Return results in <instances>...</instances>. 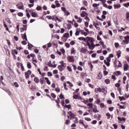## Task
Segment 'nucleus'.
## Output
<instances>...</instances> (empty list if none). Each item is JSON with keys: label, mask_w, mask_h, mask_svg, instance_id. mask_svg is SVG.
<instances>
[{"label": "nucleus", "mask_w": 129, "mask_h": 129, "mask_svg": "<svg viewBox=\"0 0 129 129\" xmlns=\"http://www.w3.org/2000/svg\"><path fill=\"white\" fill-rule=\"evenodd\" d=\"M67 70H68V71H69V72H72V69L70 66H68L67 67Z\"/></svg>", "instance_id": "34"}, {"label": "nucleus", "mask_w": 129, "mask_h": 129, "mask_svg": "<svg viewBox=\"0 0 129 129\" xmlns=\"http://www.w3.org/2000/svg\"><path fill=\"white\" fill-rule=\"evenodd\" d=\"M71 54H76V50L75 49V48H74V47H72L71 48Z\"/></svg>", "instance_id": "16"}, {"label": "nucleus", "mask_w": 129, "mask_h": 129, "mask_svg": "<svg viewBox=\"0 0 129 129\" xmlns=\"http://www.w3.org/2000/svg\"><path fill=\"white\" fill-rule=\"evenodd\" d=\"M104 76H106L108 74V72L106 71V70L103 71Z\"/></svg>", "instance_id": "57"}, {"label": "nucleus", "mask_w": 129, "mask_h": 129, "mask_svg": "<svg viewBox=\"0 0 129 129\" xmlns=\"http://www.w3.org/2000/svg\"><path fill=\"white\" fill-rule=\"evenodd\" d=\"M93 26H95L97 30H100V28L99 27H97V26H99L98 23H95V22H93Z\"/></svg>", "instance_id": "10"}, {"label": "nucleus", "mask_w": 129, "mask_h": 129, "mask_svg": "<svg viewBox=\"0 0 129 129\" xmlns=\"http://www.w3.org/2000/svg\"><path fill=\"white\" fill-rule=\"evenodd\" d=\"M105 83H106V84H110V80L109 79L105 80Z\"/></svg>", "instance_id": "28"}, {"label": "nucleus", "mask_w": 129, "mask_h": 129, "mask_svg": "<svg viewBox=\"0 0 129 129\" xmlns=\"http://www.w3.org/2000/svg\"><path fill=\"white\" fill-rule=\"evenodd\" d=\"M4 48L5 49V50H6V51L7 52H9V53L10 54V49H9V48H8V46L7 45H4Z\"/></svg>", "instance_id": "21"}, {"label": "nucleus", "mask_w": 129, "mask_h": 129, "mask_svg": "<svg viewBox=\"0 0 129 129\" xmlns=\"http://www.w3.org/2000/svg\"><path fill=\"white\" fill-rule=\"evenodd\" d=\"M16 7L19 10H24V4L22 2H19L18 4H17L16 5Z\"/></svg>", "instance_id": "2"}, {"label": "nucleus", "mask_w": 129, "mask_h": 129, "mask_svg": "<svg viewBox=\"0 0 129 129\" xmlns=\"http://www.w3.org/2000/svg\"><path fill=\"white\" fill-rule=\"evenodd\" d=\"M18 16H19V17H23V16H24V14L22 12H19L18 13Z\"/></svg>", "instance_id": "48"}, {"label": "nucleus", "mask_w": 129, "mask_h": 129, "mask_svg": "<svg viewBox=\"0 0 129 129\" xmlns=\"http://www.w3.org/2000/svg\"><path fill=\"white\" fill-rule=\"evenodd\" d=\"M70 123V120L67 119L66 120L65 123H66V124H67H67H69Z\"/></svg>", "instance_id": "60"}, {"label": "nucleus", "mask_w": 129, "mask_h": 129, "mask_svg": "<svg viewBox=\"0 0 129 129\" xmlns=\"http://www.w3.org/2000/svg\"><path fill=\"white\" fill-rule=\"evenodd\" d=\"M7 44H8V46L9 47H10L11 46V41L9 39H7Z\"/></svg>", "instance_id": "59"}, {"label": "nucleus", "mask_w": 129, "mask_h": 129, "mask_svg": "<svg viewBox=\"0 0 129 129\" xmlns=\"http://www.w3.org/2000/svg\"><path fill=\"white\" fill-rule=\"evenodd\" d=\"M67 84H69V85L71 87H73V84H72V83H71L70 82L68 81V82H67Z\"/></svg>", "instance_id": "54"}, {"label": "nucleus", "mask_w": 129, "mask_h": 129, "mask_svg": "<svg viewBox=\"0 0 129 129\" xmlns=\"http://www.w3.org/2000/svg\"><path fill=\"white\" fill-rule=\"evenodd\" d=\"M85 81L87 82V83H89L91 81V80L90 79H86Z\"/></svg>", "instance_id": "55"}, {"label": "nucleus", "mask_w": 129, "mask_h": 129, "mask_svg": "<svg viewBox=\"0 0 129 129\" xmlns=\"http://www.w3.org/2000/svg\"><path fill=\"white\" fill-rule=\"evenodd\" d=\"M31 89L32 91H34L36 89V86H31Z\"/></svg>", "instance_id": "52"}, {"label": "nucleus", "mask_w": 129, "mask_h": 129, "mask_svg": "<svg viewBox=\"0 0 129 129\" xmlns=\"http://www.w3.org/2000/svg\"><path fill=\"white\" fill-rule=\"evenodd\" d=\"M83 5L85 7H87L88 6V3H87V1H84Z\"/></svg>", "instance_id": "32"}, {"label": "nucleus", "mask_w": 129, "mask_h": 129, "mask_svg": "<svg viewBox=\"0 0 129 129\" xmlns=\"http://www.w3.org/2000/svg\"><path fill=\"white\" fill-rule=\"evenodd\" d=\"M50 95H51V97H52V98H56V95H55V94L51 93L50 94Z\"/></svg>", "instance_id": "47"}, {"label": "nucleus", "mask_w": 129, "mask_h": 129, "mask_svg": "<svg viewBox=\"0 0 129 129\" xmlns=\"http://www.w3.org/2000/svg\"><path fill=\"white\" fill-rule=\"evenodd\" d=\"M120 5L114 4V9H119L120 8Z\"/></svg>", "instance_id": "25"}, {"label": "nucleus", "mask_w": 129, "mask_h": 129, "mask_svg": "<svg viewBox=\"0 0 129 129\" xmlns=\"http://www.w3.org/2000/svg\"><path fill=\"white\" fill-rule=\"evenodd\" d=\"M67 29H68V30H70V29H72V26H71V24H67Z\"/></svg>", "instance_id": "39"}, {"label": "nucleus", "mask_w": 129, "mask_h": 129, "mask_svg": "<svg viewBox=\"0 0 129 129\" xmlns=\"http://www.w3.org/2000/svg\"><path fill=\"white\" fill-rule=\"evenodd\" d=\"M36 10L37 11H41L42 10V7L40 6H38L36 8Z\"/></svg>", "instance_id": "43"}, {"label": "nucleus", "mask_w": 129, "mask_h": 129, "mask_svg": "<svg viewBox=\"0 0 129 129\" xmlns=\"http://www.w3.org/2000/svg\"><path fill=\"white\" fill-rule=\"evenodd\" d=\"M97 40H98V41H100V42H101V41H102V39H101L100 36L99 35L97 36Z\"/></svg>", "instance_id": "40"}, {"label": "nucleus", "mask_w": 129, "mask_h": 129, "mask_svg": "<svg viewBox=\"0 0 129 129\" xmlns=\"http://www.w3.org/2000/svg\"><path fill=\"white\" fill-rule=\"evenodd\" d=\"M68 114H69L70 116V119H72V118H75V116H76V115L75 114L72 113L71 111H69L68 112Z\"/></svg>", "instance_id": "5"}, {"label": "nucleus", "mask_w": 129, "mask_h": 129, "mask_svg": "<svg viewBox=\"0 0 129 129\" xmlns=\"http://www.w3.org/2000/svg\"><path fill=\"white\" fill-rule=\"evenodd\" d=\"M60 51L63 54H65V49H64V48L60 49Z\"/></svg>", "instance_id": "58"}, {"label": "nucleus", "mask_w": 129, "mask_h": 129, "mask_svg": "<svg viewBox=\"0 0 129 129\" xmlns=\"http://www.w3.org/2000/svg\"><path fill=\"white\" fill-rule=\"evenodd\" d=\"M100 44H101V45H102V48L103 49H106V45H105L104 44V42H103V41H99V42Z\"/></svg>", "instance_id": "15"}, {"label": "nucleus", "mask_w": 129, "mask_h": 129, "mask_svg": "<svg viewBox=\"0 0 129 129\" xmlns=\"http://www.w3.org/2000/svg\"><path fill=\"white\" fill-rule=\"evenodd\" d=\"M118 120H119L120 121H122V120H123L124 121H125V118H123V117H117Z\"/></svg>", "instance_id": "26"}, {"label": "nucleus", "mask_w": 129, "mask_h": 129, "mask_svg": "<svg viewBox=\"0 0 129 129\" xmlns=\"http://www.w3.org/2000/svg\"><path fill=\"white\" fill-rule=\"evenodd\" d=\"M93 112H95V113H96V112H99V111L97 110V106L94 105L93 108Z\"/></svg>", "instance_id": "13"}, {"label": "nucleus", "mask_w": 129, "mask_h": 129, "mask_svg": "<svg viewBox=\"0 0 129 129\" xmlns=\"http://www.w3.org/2000/svg\"><path fill=\"white\" fill-rule=\"evenodd\" d=\"M31 16L33 18H37L38 14H37V13H35V12H32L31 13Z\"/></svg>", "instance_id": "17"}, {"label": "nucleus", "mask_w": 129, "mask_h": 129, "mask_svg": "<svg viewBox=\"0 0 129 129\" xmlns=\"http://www.w3.org/2000/svg\"><path fill=\"white\" fill-rule=\"evenodd\" d=\"M12 54H16V55H18V51L16 49H14L12 50Z\"/></svg>", "instance_id": "33"}, {"label": "nucleus", "mask_w": 129, "mask_h": 129, "mask_svg": "<svg viewBox=\"0 0 129 129\" xmlns=\"http://www.w3.org/2000/svg\"><path fill=\"white\" fill-rule=\"evenodd\" d=\"M118 62H119V64L117 66V67H122V64H121V62H120V61L118 60Z\"/></svg>", "instance_id": "50"}, {"label": "nucleus", "mask_w": 129, "mask_h": 129, "mask_svg": "<svg viewBox=\"0 0 129 129\" xmlns=\"http://www.w3.org/2000/svg\"><path fill=\"white\" fill-rule=\"evenodd\" d=\"M86 75V73L82 72L81 74V77H82V78H83V77H84V76H85Z\"/></svg>", "instance_id": "45"}, {"label": "nucleus", "mask_w": 129, "mask_h": 129, "mask_svg": "<svg viewBox=\"0 0 129 129\" xmlns=\"http://www.w3.org/2000/svg\"><path fill=\"white\" fill-rule=\"evenodd\" d=\"M48 67H52V62L51 61V60H49V62H48Z\"/></svg>", "instance_id": "49"}, {"label": "nucleus", "mask_w": 129, "mask_h": 129, "mask_svg": "<svg viewBox=\"0 0 129 129\" xmlns=\"http://www.w3.org/2000/svg\"><path fill=\"white\" fill-rule=\"evenodd\" d=\"M20 66H21V68L22 71H25V68H24V66L23 65V63H20Z\"/></svg>", "instance_id": "42"}, {"label": "nucleus", "mask_w": 129, "mask_h": 129, "mask_svg": "<svg viewBox=\"0 0 129 129\" xmlns=\"http://www.w3.org/2000/svg\"><path fill=\"white\" fill-rule=\"evenodd\" d=\"M94 41H95V39L93 37L88 36L86 37V46H88L89 49H90V50H93L94 49Z\"/></svg>", "instance_id": "1"}, {"label": "nucleus", "mask_w": 129, "mask_h": 129, "mask_svg": "<svg viewBox=\"0 0 129 129\" xmlns=\"http://www.w3.org/2000/svg\"><path fill=\"white\" fill-rule=\"evenodd\" d=\"M14 86L15 87H16V88H18V87H19V84H18V82H15L14 83Z\"/></svg>", "instance_id": "53"}, {"label": "nucleus", "mask_w": 129, "mask_h": 129, "mask_svg": "<svg viewBox=\"0 0 129 129\" xmlns=\"http://www.w3.org/2000/svg\"><path fill=\"white\" fill-rule=\"evenodd\" d=\"M63 37L64 38H69V34L68 33H66L63 35Z\"/></svg>", "instance_id": "36"}, {"label": "nucleus", "mask_w": 129, "mask_h": 129, "mask_svg": "<svg viewBox=\"0 0 129 129\" xmlns=\"http://www.w3.org/2000/svg\"><path fill=\"white\" fill-rule=\"evenodd\" d=\"M53 100H54V101H55L56 104V106H57V107L58 108H60V104H59V103H60V102H59V101H57V100L55 99H53Z\"/></svg>", "instance_id": "19"}, {"label": "nucleus", "mask_w": 129, "mask_h": 129, "mask_svg": "<svg viewBox=\"0 0 129 129\" xmlns=\"http://www.w3.org/2000/svg\"><path fill=\"white\" fill-rule=\"evenodd\" d=\"M118 98L120 101H122V100H125V98H124V97L119 96Z\"/></svg>", "instance_id": "30"}, {"label": "nucleus", "mask_w": 129, "mask_h": 129, "mask_svg": "<svg viewBox=\"0 0 129 129\" xmlns=\"http://www.w3.org/2000/svg\"><path fill=\"white\" fill-rule=\"evenodd\" d=\"M115 74L116 76H118L121 74V72L120 71H117L115 73Z\"/></svg>", "instance_id": "31"}, {"label": "nucleus", "mask_w": 129, "mask_h": 129, "mask_svg": "<svg viewBox=\"0 0 129 129\" xmlns=\"http://www.w3.org/2000/svg\"><path fill=\"white\" fill-rule=\"evenodd\" d=\"M21 36L23 40H26V41H28V39L27 38V34L26 33H24V34H22Z\"/></svg>", "instance_id": "9"}, {"label": "nucleus", "mask_w": 129, "mask_h": 129, "mask_svg": "<svg viewBox=\"0 0 129 129\" xmlns=\"http://www.w3.org/2000/svg\"><path fill=\"white\" fill-rule=\"evenodd\" d=\"M78 70H79V71H82L83 70V69H82V67H81L80 66H78Z\"/></svg>", "instance_id": "61"}, {"label": "nucleus", "mask_w": 129, "mask_h": 129, "mask_svg": "<svg viewBox=\"0 0 129 129\" xmlns=\"http://www.w3.org/2000/svg\"><path fill=\"white\" fill-rule=\"evenodd\" d=\"M65 46H66V48H69V47H70V44H69L68 43H66Z\"/></svg>", "instance_id": "63"}, {"label": "nucleus", "mask_w": 129, "mask_h": 129, "mask_svg": "<svg viewBox=\"0 0 129 129\" xmlns=\"http://www.w3.org/2000/svg\"><path fill=\"white\" fill-rule=\"evenodd\" d=\"M80 34V28H77L75 35L76 36H79Z\"/></svg>", "instance_id": "14"}, {"label": "nucleus", "mask_w": 129, "mask_h": 129, "mask_svg": "<svg viewBox=\"0 0 129 129\" xmlns=\"http://www.w3.org/2000/svg\"><path fill=\"white\" fill-rule=\"evenodd\" d=\"M106 116H107V119H109L110 118V113L109 112L106 113Z\"/></svg>", "instance_id": "38"}, {"label": "nucleus", "mask_w": 129, "mask_h": 129, "mask_svg": "<svg viewBox=\"0 0 129 129\" xmlns=\"http://www.w3.org/2000/svg\"><path fill=\"white\" fill-rule=\"evenodd\" d=\"M124 7H125V8H128L129 7V3H127L126 4H123Z\"/></svg>", "instance_id": "62"}, {"label": "nucleus", "mask_w": 129, "mask_h": 129, "mask_svg": "<svg viewBox=\"0 0 129 129\" xmlns=\"http://www.w3.org/2000/svg\"><path fill=\"white\" fill-rule=\"evenodd\" d=\"M43 70L44 71H49V69L48 68L47 66H45Z\"/></svg>", "instance_id": "56"}, {"label": "nucleus", "mask_w": 129, "mask_h": 129, "mask_svg": "<svg viewBox=\"0 0 129 129\" xmlns=\"http://www.w3.org/2000/svg\"><path fill=\"white\" fill-rule=\"evenodd\" d=\"M126 20L129 21V12H127L126 13Z\"/></svg>", "instance_id": "51"}, {"label": "nucleus", "mask_w": 129, "mask_h": 129, "mask_svg": "<svg viewBox=\"0 0 129 129\" xmlns=\"http://www.w3.org/2000/svg\"><path fill=\"white\" fill-rule=\"evenodd\" d=\"M27 67L28 69H31V68H32V66L31 65V62H28Z\"/></svg>", "instance_id": "27"}, {"label": "nucleus", "mask_w": 129, "mask_h": 129, "mask_svg": "<svg viewBox=\"0 0 129 129\" xmlns=\"http://www.w3.org/2000/svg\"><path fill=\"white\" fill-rule=\"evenodd\" d=\"M32 74V71L29 70L27 72L25 73V79H29L30 78V75Z\"/></svg>", "instance_id": "3"}, {"label": "nucleus", "mask_w": 129, "mask_h": 129, "mask_svg": "<svg viewBox=\"0 0 129 129\" xmlns=\"http://www.w3.org/2000/svg\"><path fill=\"white\" fill-rule=\"evenodd\" d=\"M45 80H46V83H47V84H48V85H50L51 84V82H50L49 81V78L45 77L44 78Z\"/></svg>", "instance_id": "22"}, {"label": "nucleus", "mask_w": 129, "mask_h": 129, "mask_svg": "<svg viewBox=\"0 0 129 129\" xmlns=\"http://www.w3.org/2000/svg\"><path fill=\"white\" fill-rule=\"evenodd\" d=\"M40 83L41 84H44V77H42L41 79H40Z\"/></svg>", "instance_id": "35"}, {"label": "nucleus", "mask_w": 129, "mask_h": 129, "mask_svg": "<svg viewBox=\"0 0 129 129\" xmlns=\"http://www.w3.org/2000/svg\"><path fill=\"white\" fill-rule=\"evenodd\" d=\"M34 82H35V83H39L40 80H39V79L37 77H35L34 79Z\"/></svg>", "instance_id": "29"}, {"label": "nucleus", "mask_w": 129, "mask_h": 129, "mask_svg": "<svg viewBox=\"0 0 129 129\" xmlns=\"http://www.w3.org/2000/svg\"><path fill=\"white\" fill-rule=\"evenodd\" d=\"M58 70H59V71H61V72H62V71H63V70H64V68H63V67H62V66H60V65H59L58 66Z\"/></svg>", "instance_id": "23"}, {"label": "nucleus", "mask_w": 129, "mask_h": 129, "mask_svg": "<svg viewBox=\"0 0 129 129\" xmlns=\"http://www.w3.org/2000/svg\"><path fill=\"white\" fill-rule=\"evenodd\" d=\"M79 122L80 124H83V125H85V124H84V122L83 121V120H82V119L79 120Z\"/></svg>", "instance_id": "37"}, {"label": "nucleus", "mask_w": 129, "mask_h": 129, "mask_svg": "<svg viewBox=\"0 0 129 129\" xmlns=\"http://www.w3.org/2000/svg\"><path fill=\"white\" fill-rule=\"evenodd\" d=\"M2 89L4 90V91L7 92V93H8L9 95H12V92H11V91L9 89L7 88L6 87L3 88Z\"/></svg>", "instance_id": "7"}, {"label": "nucleus", "mask_w": 129, "mask_h": 129, "mask_svg": "<svg viewBox=\"0 0 129 129\" xmlns=\"http://www.w3.org/2000/svg\"><path fill=\"white\" fill-rule=\"evenodd\" d=\"M80 32H81V35H84V36H85L88 35V34L87 33V32H85L83 30H80Z\"/></svg>", "instance_id": "18"}, {"label": "nucleus", "mask_w": 129, "mask_h": 129, "mask_svg": "<svg viewBox=\"0 0 129 129\" xmlns=\"http://www.w3.org/2000/svg\"><path fill=\"white\" fill-rule=\"evenodd\" d=\"M87 49L85 48V47H82L81 48V53H83V54H85L87 52Z\"/></svg>", "instance_id": "12"}, {"label": "nucleus", "mask_w": 129, "mask_h": 129, "mask_svg": "<svg viewBox=\"0 0 129 129\" xmlns=\"http://www.w3.org/2000/svg\"><path fill=\"white\" fill-rule=\"evenodd\" d=\"M59 98L60 99H63L64 98H65V97H64V95H63V94L61 93L59 95Z\"/></svg>", "instance_id": "44"}, {"label": "nucleus", "mask_w": 129, "mask_h": 129, "mask_svg": "<svg viewBox=\"0 0 129 129\" xmlns=\"http://www.w3.org/2000/svg\"><path fill=\"white\" fill-rule=\"evenodd\" d=\"M123 70L124 71H127L128 70L129 66L127 63H125L123 66Z\"/></svg>", "instance_id": "11"}, {"label": "nucleus", "mask_w": 129, "mask_h": 129, "mask_svg": "<svg viewBox=\"0 0 129 129\" xmlns=\"http://www.w3.org/2000/svg\"><path fill=\"white\" fill-rule=\"evenodd\" d=\"M48 76H53V74L51 73V72H48L47 73Z\"/></svg>", "instance_id": "64"}, {"label": "nucleus", "mask_w": 129, "mask_h": 129, "mask_svg": "<svg viewBox=\"0 0 129 129\" xmlns=\"http://www.w3.org/2000/svg\"><path fill=\"white\" fill-rule=\"evenodd\" d=\"M27 25H23V27L20 28L21 33H23V32H24L25 31H27Z\"/></svg>", "instance_id": "8"}, {"label": "nucleus", "mask_w": 129, "mask_h": 129, "mask_svg": "<svg viewBox=\"0 0 129 129\" xmlns=\"http://www.w3.org/2000/svg\"><path fill=\"white\" fill-rule=\"evenodd\" d=\"M4 27L6 28V31L10 32V31L9 30V27H8V25L6 24V22H5V21H4Z\"/></svg>", "instance_id": "24"}, {"label": "nucleus", "mask_w": 129, "mask_h": 129, "mask_svg": "<svg viewBox=\"0 0 129 129\" xmlns=\"http://www.w3.org/2000/svg\"><path fill=\"white\" fill-rule=\"evenodd\" d=\"M64 15H66V16H69V15H70V12H69L67 10L66 12H64Z\"/></svg>", "instance_id": "46"}, {"label": "nucleus", "mask_w": 129, "mask_h": 129, "mask_svg": "<svg viewBox=\"0 0 129 129\" xmlns=\"http://www.w3.org/2000/svg\"><path fill=\"white\" fill-rule=\"evenodd\" d=\"M78 40L80 41H84V42H86V38H85L83 37H79Z\"/></svg>", "instance_id": "20"}, {"label": "nucleus", "mask_w": 129, "mask_h": 129, "mask_svg": "<svg viewBox=\"0 0 129 129\" xmlns=\"http://www.w3.org/2000/svg\"><path fill=\"white\" fill-rule=\"evenodd\" d=\"M68 61L71 63H73L75 61L74 56H69L68 57Z\"/></svg>", "instance_id": "6"}, {"label": "nucleus", "mask_w": 129, "mask_h": 129, "mask_svg": "<svg viewBox=\"0 0 129 129\" xmlns=\"http://www.w3.org/2000/svg\"><path fill=\"white\" fill-rule=\"evenodd\" d=\"M64 107H66V108H68L69 109H70L71 108V105H64Z\"/></svg>", "instance_id": "41"}, {"label": "nucleus", "mask_w": 129, "mask_h": 129, "mask_svg": "<svg viewBox=\"0 0 129 129\" xmlns=\"http://www.w3.org/2000/svg\"><path fill=\"white\" fill-rule=\"evenodd\" d=\"M124 40H122V43H123L125 44H127L129 43V36L127 35L126 36H125L124 37Z\"/></svg>", "instance_id": "4"}]
</instances>
